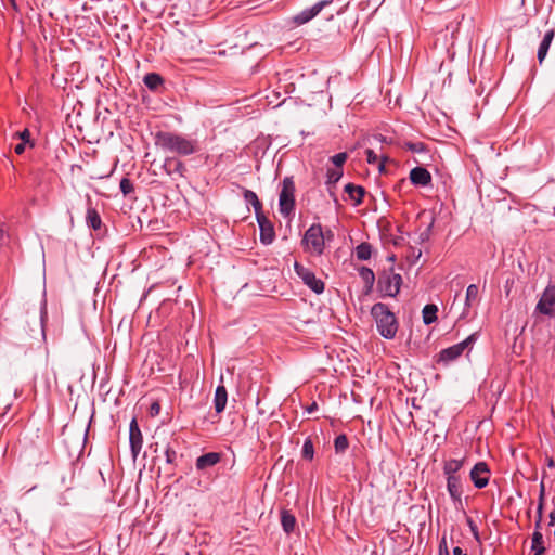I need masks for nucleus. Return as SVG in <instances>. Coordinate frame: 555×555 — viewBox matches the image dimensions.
<instances>
[{"label":"nucleus","mask_w":555,"mask_h":555,"mask_svg":"<svg viewBox=\"0 0 555 555\" xmlns=\"http://www.w3.org/2000/svg\"><path fill=\"white\" fill-rule=\"evenodd\" d=\"M155 145L164 152L178 156H189L198 152V142L180 133L158 131L154 137Z\"/></svg>","instance_id":"f257e3e1"},{"label":"nucleus","mask_w":555,"mask_h":555,"mask_svg":"<svg viewBox=\"0 0 555 555\" xmlns=\"http://www.w3.org/2000/svg\"><path fill=\"white\" fill-rule=\"evenodd\" d=\"M371 315L376 323L377 331L385 339H392L399 327L397 317L384 302H376L371 308Z\"/></svg>","instance_id":"f03ea898"},{"label":"nucleus","mask_w":555,"mask_h":555,"mask_svg":"<svg viewBox=\"0 0 555 555\" xmlns=\"http://www.w3.org/2000/svg\"><path fill=\"white\" fill-rule=\"evenodd\" d=\"M295 181L292 176H287L281 183V191L279 194V211L284 218H292L295 214Z\"/></svg>","instance_id":"7ed1b4c3"},{"label":"nucleus","mask_w":555,"mask_h":555,"mask_svg":"<svg viewBox=\"0 0 555 555\" xmlns=\"http://www.w3.org/2000/svg\"><path fill=\"white\" fill-rule=\"evenodd\" d=\"M477 338H478V334L473 333L463 341L442 349L438 353V358L436 360L437 364H442L444 366H448L451 362L459 359L463 354L465 349L470 347L477 340Z\"/></svg>","instance_id":"20e7f679"},{"label":"nucleus","mask_w":555,"mask_h":555,"mask_svg":"<svg viewBox=\"0 0 555 555\" xmlns=\"http://www.w3.org/2000/svg\"><path fill=\"white\" fill-rule=\"evenodd\" d=\"M402 276L391 271H383L377 281V291L382 297H396L401 288Z\"/></svg>","instance_id":"39448f33"},{"label":"nucleus","mask_w":555,"mask_h":555,"mask_svg":"<svg viewBox=\"0 0 555 555\" xmlns=\"http://www.w3.org/2000/svg\"><path fill=\"white\" fill-rule=\"evenodd\" d=\"M302 243L307 246H311L317 255H322L325 247V236L323 233L322 225L320 223H313L306 232L302 238Z\"/></svg>","instance_id":"423d86ee"},{"label":"nucleus","mask_w":555,"mask_h":555,"mask_svg":"<svg viewBox=\"0 0 555 555\" xmlns=\"http://www.w3.org/2000/svg\"><path fill=\"white\" fill-rule=\"evenodd\" d=\"M294 269L296 274L302 280L304 284L307 285L312 292L318 295L324 292V282L321 279H318L309 268L295 262Z\"/></svg>","instance_id":"0eeeda50"},{"label":"nucleus","mask_w":555,"mask_h":555,"mask_svg":"<svg viewBox=\"0 0 555 555\" xmlns=\"http://www.w3.org/2000/svg\"><path fill=\"white\" fill-rule=\"evenodd\" d=\"M535 312L547 315L550 318L555 317V286L548 285L542 296L540 297Z\"/></svg>","instance_id":"6e6552de"},{"label":"nucleus","mask_w":555,"mask_h":555,"mask_svg":"<svg viewBox=\"0 0 555 555\" xmlns=\"http://www.w3.org/2000/svg\"><path fill=\"white\" fill-rule=\"evenodd\" d=\"M490 469L486 462H478L469 473L470 480L477 489H483L489 483Z\"/></svg>","instance_id":"1a4fd4ad"},{"label":"nucleus","mask_w":555,"mask_h":555,"mask_svg":"<svg viewBox=\"0 0 555 555\" xmlns=\"http://www.w3.org/2000/svg\"><path fill=\"white\" fill-rule=\"evenodd\" d=\"M257 223L259 225L260 235L259 240L263 245H270L275 238V231L272 221L264 216L263 212L256 216Z\"/></svg>","instance_id":"9d476101"},{"label":"nucleus","mask_w":555,"mask_h":555,"mask_svg":"<svg viewBox=\"0 0 555 555\" xmlns=\"http://www.w3.org/2000/svg\"><path fill=\"white\" fill-rule=\"evenodd\" d=\"M129 443L132 457L135 460L139 453L141 452L143 444L142 433L135 418H132V421L130 422Z\"/></svg>","instance_id":"9b49d317"},{"label":"nucleus","mask_w":555,"mask_h":555,"mask_svg":"<svg viewBox=\"0 0 555 555\" xmlns=\"http://www.w3.org/2000/svg\"><path fill=\"white\" fill-rule=\"evenodd\" d=\"M332 1L333 0H322V1L317 2L311 8L305 9L300 13L296 14L293 17V22L296 25H302V24L308 23L314 16H317L325 5L330 4Z\"/></svg>","instance_id":"f8f14e48"},{"label":"nucleus","mask_w":555,"mask_h":555,"mask_svg":"<svg viewBox=\"0 0 555 555\" xmlns=\"http://www.w3.org/2000/svg\"><path fill=\"white\" fill-rule=\"evenodd\" d=\"M447 490L454 505H462V482L460 476L447 477Z\"/></svg>","instance_id":"ddd939ff"},{"label":"nucleus","mask_w":555,"mask_h":555,"mask_svg":"<svg viewBox=\"0 0 555 555\" xmlns=\"http://www.w3.org/2000/svg\"><path fill=\"white\" fill-rule=\"evenodd\" d=\"M410 180L416 186H427L431 182V175L425 167L417 166L410 171Z\"/></svg>","instance_id":"4468645a"},{"label":"nucleus","mask_w":555,"mask_h":555,"mask_svg":"<svg viewBox=\"0 0 555 555\" xmlns=\"http://www.w3.org/2000/svg\"><path fill=\"white\" fill-rule=\"evenodd\" d=\"M221 461V454L218 452H208L196 459L195 466L197 470H205L217 465Z\"/></svg>","instance_id":"2eb2a0df"},{"label":"nucleus","mask_w":555,"mask_h":555,"mask_svg":"<svg viewBox=\"0 0 555 555\" xmlns=\"http://www.w3.org/2000/svg\"><path fill=\"white\" fill-rule=\"evenodd\" d=\"M344 191L352 201L353 206H359L363 203V197L365 195V189L363 186L353 183H347L344 188Z\"/></svg>","instance_id":"dca6fc26"},{"label":"nucleus","mask_w":555,"mask_h":555,"mask_svg":"<svg viewBox=\"0 0 555 555\" xmlns=\"http://www.w3.org/2000/svg\"><path fill=\"white\" fill-rule=\"evenodd\" d=\"M164 168L167 173H178L180 177H184L186 172L185 165L177 157H167L164 163Z\"/></svg>","instance_id":"f3484780"},{"label":"nucleus","mask_w":555,"mask_h":555,"mask_svg":"<svg viewBox=\"0 0 555 555\" xmlns=\"http://www.w3.org/2000/svg\"><path fill=\"white\" fill-rule=\"evenodd\" d=\"M228 402V391L223 385H218L214 396V408L216 413L220 414L224 411Z\"/></svg>","instance_id":"a211bd4d"},{"label":"nucleus","mask_w":555,"mask_h":555,"mask_svg":"<svg viewBox=\"0 0 555 555\" xmlns=\"http://www.w3.org/2000/svg\"><path fill=\"white\" fill-rule=\"evenodd\" d=\"M88 207L86 212V222L87 225L94 231L100 230L102 227V219L98 210L91 206V201L88 197Z\"/></svg>","instance_id":"6ab92c4d"},{"label":"nucleus","mask_w":555,"mask_h":555,"mask_svg":"<svg viewBox=\"0 0 555 555\" xmlns=\"http://www.w3.org/2000/svg\"><path fill=\"white\" fill-rule=\"evenodd\" d=\"M465 459H451L443 464V474L446 477L460 476L457 473L463 467Z\"/></svg>","instance_id":"aec40b11"},{"label":"nucleus","mask_w":555,"mask_h":555,"mask_svg":"<svg viewBox=\"0 0 555 555\" xmlns=\"http://www.w3.org/2000/svg\"><path fill=\"white\" fill-rule=\"evenodd\" d=\"M554 35H555V33L553 29L545 33V35L539 46L538 54H537V57L540 63H542L543 60L545 59V56L548 52L550 46L552 43V40L554 38Z\"/></svg>","instance_id":"412c9836"},{"label":"nucleus","mask_w":555,"mask_h":555,"mask_svg":"<svg viewBox=\"0 0 555 555\" xmlns=\"http://www.w3.org/2000/svg\"><path fill=\"white\" fill-rule=\"evenodd\" d=\"M297 520L296 517L287 509L281 512V526L285 533L289 534L295 530Z\"/></svg>","instance_id":"4be33fe9"},{"label":"nucleus","mask_w":555,"mask_h":555,"mask_svg":"<svg viewBox=\"0 0 555 555\" xmlns=\"http://www.w3.org/2000/svg\"><path fill=\"white\" fill-rule=\"evenodd\" d=\"M438 307L434 304L425 305L422 310V318L425 325H429L437 321Z\"/></svg>","instance_id":"5701e85b"},{"label":"nucleus","mask_w":555,"mask_h":555,"mask_svg":"<svg viewBox=\"0 0 555 555\" xmlns=\"http://www.w3.org/2000/svg\"><path fill=\"white\" fill-rule=\"evenodd\" d=\"M143 82L151 91H156L163 85L164 79L157 73H149L144 76Z\"/></svg>","instance_id":"b1692460"},{"label":"nucleus","mask_w":555,"mask_h":555,"mask_svg":"<svg viewBox=\"0 0 555 555\" xmlns=\"http://www.w3.org/2000/svg\"><path fill=\"white\" fill-rule=\"evenodd\" d=\"M244 199L246 201V203L250 204L254 207L255 216H257L258 214L263 212L262 211V204H261V202L259 201L257 194L254 191L245 190L244 191Z\"/></svg>","instance_id":"393cba45"},{"label":"nucleus","mask_w":555,"mask_h":555,"mask_svg":"<svg viewBox=\"0 0 555 555\" xmlns=\"http://www.w3.org/2000/svg\"><path fill=\"white\" fill-rule=\"evenodd\" d=\"M373 247L367 242H362L354 248V255L359 260H369L372 256Z\"/></svg>","instance_id":"a878e982"},{"label":"nucleus","mask_w":555,"mask_h":555,"mask_svg":"<svg viewBox=\"0 0 555 555\" xmlns=\"http://www.w3.org/2000/svg\"><path fill=\"white\" fill-rule=\"evenodd\" d=\"M343 177V170L339 168H328L326 171V185L331 186L336 184Z\"/></svg>","instance_id":"bb28decb"},{"label":"nucleus","mask_w":555,"mask_h":555,"mask_svg":"<svg viewBox=\"0 0 555 555\" xmlns=\"http://www.w3.org/2000/svg\"><path fill=\"white\" fill-rule=\"evenodd\" d=\"M542 532L533 531L531 540V551L545 552Z\"/></svg>","instance_id":"cd10ccee"},{"label":"nucleus","mask_w":555,"mask_h":555,"mask_svg":"<svg viewBox=\"0 0 555 555\" xmlns=\"http://www.w3.org/2000/svg\"><path fill=\"white\" fill-rule=\"evenodd\" d=\"M301 455L305 460L311 461L314 456V447L312 439L310 437H307L304 441L302 449H301Z\"/></svg>","instance_id":"c85d7f7f"},{"label":"nucleus","mask_w":555,"mask_h":555,"mask_svg":"<svg viewBox=\"0 0 555 555\" xmlns=\"http://www.w3.org/2000/svg\"><path fill=\"white\" fill-rule=\"evenodd\" d=\"M349 447L348 438L345 434L338 435L334 440L336 453H344Z\"/></svg>","instance_id":"c756f323"},{"label":"nucleus","mask_w":555,"mask_h":555,"mask_svg":"<svg viewBox=\"0 0 555 555\" xmlns=\"http://www.w3.org/2000/svg\"><path fill=\"white\" fill-rule=\"evenodd\" d=\"M358 272L364 284L375 283V274L372 269L361 267Z\"/></svg>","instance_id":"7c9ffc66"},{"label":"nucleus","mask_w":555,"mask_h":555,"mask_svg":"<svg viewBox=\"0 0 555 555\" xmlns=\"http://www.w3.org/2000/svg\"><path fill=\"white\" fill-rule=\"evenodd\" d=\"M478 297V287L475 284H470L466 288V298L465 304L469 306L472 301L476 300Z\"/></svg>","instance_id":"2f4dec72"},{"label":"nucleus","mask_w":555,"mask_h":555,"mask_svg":"<svg viewBox=\"0 0 555 555\" xmlns=\"http://www.w3.org/2000/svg\"><path fill=\"white\" fill-rule=\"evenodd\" d=\"M119 186H120L121 193L125 196L130 195L134 191V186H133L132 181L130 179L126 178V177L120 180V185Z\"/></svg>","instance_id":"473e14b6"},{"label":"nucleus","mask_w":555,"mask_h":555,"mask_svg":"<svg viewBox=\"0 0 555 555\" xmlns=\"http://www.w3.org/2000/svg\"><path fill=\"white\" fill-rule=\"evenodd\" d=\"M404 147L413 153L426 152V145L423 142H405Z\"/></svg>","instance_id":"72a5a7b5"},{"label":"nucleus","mask_w":555,"mask_h":555,"mask_svg":"<svg viewBox=\"0 0 555 555\" xmlns=\"http://www.w3.org/2000/svg\"><path fill=\"white\" fill-rule=\"evenodd\" d=\"M346 159H347V153H345V152L337 153L331 157V160L334 164L335 168H339V169H341V166L345 164Z\"/></svg>","instance_id":"f704fd0d"},{"label":"nucleus","mask_w":555,"mask_h":555,"mask_svg":"<svg viewBox=\"0 0 555 555\" xmlns=\"http://www.w3.org/2000/svg\"><path fill=\"white\" fill-rule=\"evenodd\" d=\"M165 457L167 464H175L177 452L170 444H167L165 448Z\"/></svg>","instance_id":"c9c22d12"},{"label":"nucleus","mask_w":555,"mask_h":555,"mask_svg":"<svg viewBox=\"0 0 555 555\" xmlns=\"http://www.w3.org/2000/svg\"><path fill=\"white\" fill-rule=\"evenodd\" d=\"M466 522H467V526L472 532V534L474 535V538L476 540H479V531H478V527L477 525L475 524V521L472 519V518H467L466 519Z\"/></svg>","instance_id":"e433bc0d"},{"label":"nucleus","mask_w":555,"mask_h":555,"mask_svg":"<svg viewBox=\"0 0 555 555\" xmlns=\"http://www.w3.org/2000/svg\"><path fill=\"white\" fill-rule=\"evenodd\" d=\"M17 135L23 143H29L30 146H34V143L30 141V132L28 129H24L22 132H18Z\"/></svg>","instance_id":"4c0bfd02"},{"label":"nucleus","mask_w":555,"mask_h":555,"mask_svg":"<svg viewBox=\"0 0 555 555\" xmlns=\"http://www.w3.org/2000/svg\"><path fill=\"white\" fill-rule=\"evenodd\" d=\"M366 154V160L369 164H376L378 160V155L371 149H367L365 151Z\"/></svg>","instance_id":"58836bf2"},{"label":"nucleus","mask_w":555,"mask_h":555,"mask_svg":"<svg viewBox=\"0 0 555 555\" xmlns=\"http://www.w3.org/2000/svg\"><path fill=\"white\" fill-rule=\"evenodd\" d=\"M439 555H449L446 538H442L439 543Z\"/></svg>","instance_id":"ea45409f"},{"label":"nucleus","mask_w":555,"mask_h":555,"mask_svg":"<svg viewBox=\"0 0 555 555\" xmlns=\"http://www.w3.org/2000/svg\"><path fill=\"white\" fill-rule=\"evenodd\" d=\"M542 516L543 514H537V519L534 522V531L541 532L542 530Z\"/></svg>","instance_id":"a19ab883"},{"label":"nucleus","mask_w":555,"mask_h":555,"mask_svg":"<svg viewBox=\"0 0 555 555\" xmlns=\"http://www.w3.org/2000/svg\"><path fill=\"white\" fill-rule=\"evenodd\" d=\"M544 500H545V496H541L539 494V502H538V507H537V514H543Z\"/></svg>","instance_id":"79ce46f5"},{"label":"nucleus","mask_w":555,"mask_h":555,"mask_svg":"<svg viewBox=\"0 0 555 555\" xmlns=\"http://www.w3.org/2000/svg\"><path fill=\"white\" fill-rule=\"evenodd\" d=\"M25 146H26V143L21 142V143H18V144H16V145H15V147H14V152H15L16 154L21 155V154H23V153H24V151H25Z\"/></svg>","instance_id":"37998d69"},{"label":"nucleus","mask_w":555,"mask_h":555,"mask_svg":"<svg viewBox=\"0 0 555 555\" xmlns=\"http://www.w3.org/2000/svg\"><path fill=\"white\" fill-rule=\"evenodd\" d=\"M431 227H433V222L428 225L427 230L421 234V240L422 241L428 240Z\"/></svg>","instance_id":"c03bdc74"},{"label":"nucleus","mask_w":555,"mask_h":555,"mask_svg":"<svg viewBox=\"0 0 555 555\" xmlns=\"http://www.w3.org/2000/svg\"><path fill=\"white\" fill-rule=\"evenodd\" d=\"M373 287H374V283H371V284H364V288H363V293L364 295H369L372 293L373 291Z\"/></svg>","instance_id":"a18cd8bd"},{"label":"nucleus","mask_w":555,"mask_h":555,"mask_svg":"<svg viewBox=\"0 0 555 555\" xmlns=\"http://www.w3.org/2000/svg\"><path fill=\"white\" fill-rule=\"evenodd\" d=\"M159 404L157 402H154L152 405H151V413L154 415V414H158L159 413Z\"/></svg>","instance_id":"49530a36"},{"label":"nucleus","mask_w":555,"mask_h":555,"mask_svg":"<svg viewBox=\"0 0 555 555\" xmlns=\"http://www.w3.org/2000/svg\"><path fill=\"white\" fill-rule=\"evenodd\" d=\"M318 410V403L317 402H312L308 408H307V412L309 414L313 413L314 411Z\"/></svg>","instance_id":"de8ad7c7"},{"label":"nucleus","mask_w":555,"mask_h":555,"mask_svg":"<svg viewBox=\"0 0 555 555\" xmlns=\"http://www.w3.org/2000/svg\"><path fill=\"white\" fill-rule=\"evenodd\" d=\"M452 554L453 555H467L466 553L463 552V550L460 546H455L452 551Z\"/></svg>","instance_id":"09e8293b"},{"label":"nucleus","mask_w":555,"mask_h":555,"mask_svg":"<svg viewBox=\"0 0 555 555\" xmlns=\"http://www.w3.org/2000/svg\"><path fill=\"white\" fill-rule=\"evenodd\" d=\"M550 522L548 526H553L555 524V509L550 513Z\"/></svg>","instance_id":"8fccbe9b"},{"label":"nucleus","mask_w":555,"mask_h":555,"mask_svg":"<svg viewBox=\"0 0 555 555\" xmlns=\"http://www.w3.org/2000/svg\"><path fill=\"white\" fill-rule=\"evenodd\" d=\"M380 158H382V162L379 163L378 168H379V170H383L384 166H385V162L388 159V157L385 155H382Z\"/></svg>","instance_id":"3c124183"},{"label":"nucleus","mask_w":555,"mask_h":555,"mask_svg":"<svg viewBox=\"0 0 555 555\" xmlns=\"http://www.w3.org/2000/svg\"><path fill=\"white\" fill-rule=\"evenodd\" d=\"M539 494L541 496H545V485L543 481H541V483H540Z\"/></svg>","instance_id":"603ef678"},{"label":"nucleus","mask_w":555,"mask_h":555,"mask_svg":"<svg viewBox=\"0 0 555 555\" xmlns=\"http://www.w3.org/2000/svg\"><path fill=\"white\" fill-rule=\"evenodd\" d=\"M47 312L44 310H41L40 312V322H41V326L43 327V319L46 317ZM42 334L44 335V331L42 330Z\"/></svg>","instance_id":"864d4df0"},{"label":"nucleus","mask_w":555,"mask_h":555,"mask_svg":"<svg viewBox=\"0 0 555 555\" xmlns=\"http://www.w3.org/2000/svg\"><path fill=\"white\" fill-rule=\"evenodd\" d=\"M327 188H328L330 195L333 197L334 202L337 203V197H336L335 193L332 191L331 186H327Z\"/></svg>","instance_id":"5fc2aeb1"},{"label":"nucleus","mask_w":555,"mask_h":555,"mask_svg":"<svg viewBox=\"0 0 555 555\" xmlns=\"http://www.w3.org/2000/svg\"><path fill=\"white\" fill-rule=\"evenodd\" d=\"M547 465H548L550 467H553V466L555 465L554 460H553V459H550V460H548V462H547Z\"/></svg>","instance_id":"6e6d98bb"},{"label":"nucleus","mask_w":555,"mask_h":555,"mask_svg":"<svg viewBox=\"0 0 555 555\" xmlns=\"http://www.w3.org/2000/svg\"><path fill=\"white\" fill-rule=\"evenodd\" d=\"M534 554L533 555H543L545 552H539V551H533Z\"/></svg>","instance_id":"4d7b16f0"},{"label":"nucleus","mask_w":555,"mask_h":555,"mask_svg":"<svg viewBox=\"0 0 555 555\" xmlns=\"http://www.w3.org/2000/svg\"><path fill=\"white\" fill-rule=\"evenodd\" d=\"M389 260L393 261L395 260V256L389 257Z\"/></svg>","instance_id":"13d9d810"}]
</instances>
